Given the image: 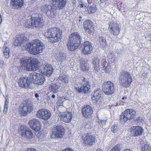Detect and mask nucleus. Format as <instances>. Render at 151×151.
I'll use <instances>...</instances> for the list:
<instances>
[{
    "instance_id": "1",
    "label": "nucleus",
    "mask_w": 151,
    "mask_h": 151,
    "mask_svg": "<svg viewBox=\"0 0 151 151\" xmlns=\"http://www.w3.org/2000/svg\"><path fill=\"white\" fill-rule=\"evenodd\" d=\"M20 63V69L24 71H36L40 66V62L38 59L29 57L22 58Z\"/></svg>"
},
{
    "instance_id": "2",
    "label": "nucleus",
    "mask_w": 151,
    "mask_h": 151,
    "mask_svg": "<svg viewBox=\"0 0 151 151\" xmlns=\"http://www.w3.org/2000/svg\"><path fill=\"white\" fill-rule=\"evenodd\" d=\"M27 49L32 54L36 55L41 53L44 48V45L40 40L36 39L29 43L26 46Z\"/></svg>"
},
{
    "instance_id": "3",
    "label": "nucleus",
    "mask_w": 151,
    "mask_h": 151,
    "mask_svg": "<svg viewBox=\"0 0 151 151\" xmlns=\"http://www.w3.org/2000/svg\"><path fill=\"white\" fill-rule=\"evenodd\" d=\"M45 35L49 38V41L55 43L61 40L62 36V30L58 28L52 27L48 29L45 33Z\"/></svg>"
},
{
    "instance_id": "4",
    "label": "nucleus",
    "mask_w": 151,
    "mask_h": 151,
    "mask_svg": "<svg viewBox=\"0 0 151 151\" xmlns=\"http://www.w3.org/2000/svg\"><path fill=\"white\" fill-rule=\"evenodd\" d=\"M81 40L82 38L78 32L71 33L69 38L67 44L68 50L73 51L76 49L80 45Z\"/></svg>"
},
{
    "instance_id": "5",
    "label": "nucleus",
    "mask_w": 151,
    "mask_h": 151,
    "mask_svg": "<svg viewBox=\"0 0 151 151\" xmlns=\"http://www.w3.org/2000/svg\"><path fill=\"white\" fill-rule=\"evenodd\" d=\"M119 82L121 86L124 88L129 86L132 81L130 74L125 70H121L118 78Z\"/></svg>"
},
{
    "instance_id": "6",
    "label": "nucleus",
    "mask_w": 151,
    "mask_h": 151,
    "mask_svg": "<svg viewBox=\"0 0 151 151\" xmlns=\"http://www.w3.org/2000/svg\"><path fill=\"white\" fill-rule=\"evenodd\" d=\"M135 111L132 109H127L119 116V120L122 124L130 121L136 115Z\"/></svg>"
},
{
    "instance_id": "7",
    "label": "nucleus",
    "mask_w": 151,
    "mask_h": 151,
    "mask_svg": "<svg viewBox=\"0 0 151 151\" xmlns=\"http://www.w3.org/2000/svg\"><path fill=\"white\" fill-rule=\"evenodd\" d=\"M33 104L27 101L21 104L19 107L18 111L21 116H26L28 113H30L33 110Z\"/></svg>"
},
{
    "instance_id": "8",
    "label": "nucleus",
    "mask_w": 151,
    "mask_h": 151,
    "mask_svg": "<svg viewBox=\"0 0 151 151\" xmlns=\"http://www.w3.org/2000/svg\"><path fill=\"white\" fill-rule=\"evenodd\" d=\"M13 43L15 46H20L23 50H26L28 44V39L23 35L17 36L16 39H14Z\"/></svg>"
},
{
    "instance_id": "9",
    "label": "nucleus",
    "mask_w": 151,
    "mask_h": 151,
    "mask_svg": "<svg viewBox=\"0 0 151 151\" xmlns=\"http://www.w3.org/2000/svg\"><path fill=\"white\" fill-rule=\"evenodd\" d=\"M90 84L89 82L85 80L84 78L81 84H79L75 87V89L79 93H88L90 92Z\"/></svg>"
},
{
    "instance_id": "10",
    "label": "nucleus",
    "mask_w": 151,
    "mask_h": 151,
    "mask_svg": "<svg viewBox=\"0 0 151 151\" xmlns=\"http://www.w3.org/2000/svg\"><path fill=\"white\" fill-rule=\"evenodd\" d=\"M52 138H62L64 134V129L63 126L57 125L52 129Z\"/></svg>"
},
{
    "instance_id": "11",
    "label": "nucleus",
    "mask_w": 151,
    "mask_h": 151,
    "mask_svg": "<svg viewBox=\"0 0 151 151\" xmlns=\"http://www.w3.org/2000/svg\"><path fill=\"white\" fill-rule=\"evenodd\" d=\"M102 87L103 92L107 95L113 94L115 91L114 85L111 81L104 82L102 85Z\"/></svg>"
},
{
    "instance_id": "12",
    "label": "nucleus",
    "mask_w": 151,
    "mask_h": 151,
    "mask_svg": "<svg viewBox=\"0 0 151 151\" xmlns=\"http://www.w3.org/2000/svg\"><path fill=\"white\" fill-rule=\"evenodd\" d=\"M83 144L84 146H91L95 142V137L93 135L90 133H87L82 136Z\"/></svg>"
},
{
    "instance_id": "13",
    "label": "nucleus",
    "mask_w": 151,
    "mask_h": 151,
    "mask_svg": "<svg viewBox=\"0 0 151 151\" xmlns=\"http://www.w3.org/2000/svg\"><path fill=\"white\" fill-rule=\"evenodd\" d=\"M37 117L43 120H47L51 116V112L48 110L45 109H39L37 112L36 114Z\"/></svg>"
},
{
    "instance_id": "14",
    "label": "nucleus",
    "mask_w": 151,
    "mask_h": 151,
    "mask_svg": "<svg viewBox=\"0 0 151 151\" xmlns=\"http://www.w3.org/2000/svg\"><path fill=\"white\" fill-rule=\"evenodd\" d=\"M131 134L132 136L137 137L141 136L144 133V129L141 126H133L130 128Z\"/></svg>"
},
{
    "instance_id": "15",
    "label": "nucleus",
    "mask_w": 151,
    "mask_h": 151,
    "mask_svg": "<svg viewBox=\"0 0 151 151\" xmlns=\"http://www.w3.org/2000/svg\"><path fill=\"white\" fill-rule=\"evenodd\" d=\"M42 66L44 70L43 73L44 75L48 77L52 75L54 69L51 64L45 61H43L42 62Z\"/></svg>"
},
{
    "instance_id": "16",
    "label": "nucleus",
    "mask_w": 151,
    "mask_h": 151,
    "mask_svg": "<svg viewBox=\"0 0 151 151\" xmlns=\"http://www.w3.org/2000/svg\"><path fill=\"white\" fill-rule=\"evenodd\" d=\"M52 4H53V9H62L67 2V0H51Z\"/></svg>"
},
{
    "instance_id": "17",
    "label": "nucleus",
    "mask_w": 151,
    "mask_h": 151,
    "mask_svg": "<svg viewBox=\"0 0 151 151\" xmlns=\"http://www.w3.org/2000/svg\"><path fill=\"white\" fill-rule=\"evenodd\" d=\"M33 23V26L35 27H41L44 21L41 19V17L38 14H32L31 16Z\"/></svg>"
},
{
    "instance_id": "18",
    "label": "nucleus",
    "mask_w": 151,
    "mask_h": 151,
    "mask_svg": "<svg viewBox=\"0 0 151 151\" xmlns=\"http://www.w3.org/2000/svg\"><path fill=\"white\" fill-rule=\"evenodd\" d=\"M93 109L88 105H84L82 109V115L83 117L89 118L92 116L93 113Z\"/></svg>"
},
{
    "instance_id": "19",
    "label": "nucleus",
    "mask_w": 151,
    "mask_h": 151,
    "mask_svg": "<svg viewBox=\"0 0 151 151\" xmlns=\"http://www.w3.org/2000/svg\"><path fill=\"white\" fill-rule=\"evenodd\" d=\"M28 124L29 127L36 132L39 131L41 128V122L39 120L33 119L30 120Z\"/></svg>"
},
{
    "instance_id": "20",
    "label": "nucleus",
    "mask_w": 151,
    "mask_h": 151,
    "mask_svg": "<svg viewBox=\"0 0 151 151\" xmlns=\"http://www.w3.org/2000/svg\"><path fill=\"white\" fill-rule=\"evenodd\" d=\"M80 49L82 50V53L86 55L91 53L92 47L90 42L86 41L81 45Z\"/></svg>"
},
{
    "instance_id": "21",
    "label": "nucleus",
    "mask_w": 151,
    "mask_h": 151,
    "mask_svg": "<svg viewBox=\"0 0 151 151\" xmlns=\"http://www.w3.org/2000/svg\"><path fill=\"white\" fill-rule=\"evenodd\" d=\"M30 78L33 80H35L36 83L38 85L42 84L45 80V77L42 74L36 73H32Z\"/></svg>"
},
{
    "instance_id": "22",
    "label": "nucleus",
    "mask_w": 151,
    "mask_h": 151,
    "mask_svg": "<svg viewBox=\"0 0 151 151\" xmlns=\"http://www.w3.org/2000/svg\"><path fill=\"white\" fill-rule=\"evenodd\" d=\"M109 25V27H111L109 31L111 34L114 36H117L120 33V27L118 24L115 22H111Z\"/></svg>"
},
{
    "instance_id": "23",
    "label": "nucleus",
    "mask_w": 151,
    "mask_h": 151,
    "mask_svg": "<svg viewBox=\"0 0 151 151\" xmlns=\"http://www.w3.org/2000/svg\"><path fill=\"white\" fill-rule=\"evenodd\" d=\"M102 93V91L100 89H98L94 91L91 97L93 102L99 104L100 102V99Z\"/></svg>"
},
{
    "instance_id": "24",
    "label": "nucleus",
    "mask_w": 151,
    "mask_h": 151,
    "mask_svg": "<svg viewBox=\"0 0 151 151\" xmlns=\"http://www.w3.org/2000/svg\"><path fill=\"white\" fill-rule=\"evenodd\" d=\"M61 86V83L58 81L55 83H52L50 85L49 87V90L50 92L53 93H56L60 91V88Z\"/></svg>"
},
{
    "instance_id": "25",
    "label": "nucleus",
    "mask_w": 151,
    "mask_h": 151,
    "mask_svg": "<svg viewBox=\"0 0 151 151\" xmlns=\"http://www.w3.org/2000/svg\"><path fill=\"white\" fill-rule=\"evenodd\" d=\"M72 116L70 112H65L60 114V119L66 123H69L71 121Z\"/></svg>"
},
{
    "instance_id": "26",
    "label": "nucleus",
    "mask_w": 151,
    "mask_h": 151,
    "mask_svg": "<svg viewBox=\"0 0 151 151\" xmlns=\"http://www.w3.org/2000/svg\"><path fill=\"white\" fill-rule=\"evenodd\" d=\"M29 78L27 77H22L18 81L19 86L22 88H27L28 87L30 84Z\"/></svg>"
},
{
    "instance_id": "27",
    "label": "nucleus",
    "mask_w": 151,
    "mask_h": 151,
    "mask_svg": "<svg viewBox=\"0 0 151 151\" xmlns=\"http://www.w3.org/2000/svg\"><path fill=\"white\" fill-rule=\"evenodd\" d=\"M24 4V0H11L10 6L14 9H18L21 7Z\"/></svg>"
},
{
    "instance_id": "28",
    "label": "nucleus",
    "mask_w": 151,
    "mask_h": 151,
    "mask_svg": "<svg viewBox=\"0 0 151 151\" xmlns=\"http://www.w3.org/2000/svg\"><path fill=\"white\" fill-rule=\"evenodd\" d=\"M99 60L100 59L98 56H95L94 57L92 63L94 65V72L95 73L98 72L100 69L99 68Z\"/></svg>"
},
{
    "instance_id": "29",
    "label": "nucleus",
    "mask_w": 151,
    "mask_h": 151,
    "mask_svg": "<svg viewBox=\"0 0 151 151\" xmlns=\"http://www.w3.org/2000/svg\"><path fill=\"white\" fill-rule=\"evenodd\" d=\"M83 25L86 31L88 30L92 31L93 29L92 22L89 20L85 21L83 22Z\"/></svg>"
},
{
    "instance_id": "30",
    "label": "nucleus",
    "mask_w": 151,
    "mask_h": 151,
    "mask_svg": "<svg viewBox=\"0 0 151 151\" xmlns=\"http://www.w3.org/2000/svg\"><path fill=\"white\" fill-rule=\"evenodd\" d=\"M21 134L22 137L28 138H31L33 135L31 130L29 129L23 130L22 131Z\"/></svg>"
},
{
    "instance_id": "31",
    "label": "nucleus",
    "mask_w": 151,
    "mask_h": 151,
    "mask_svg": "<svg viewBox=\"0 0 151 151\" xmlns=\"http://www.w3.org/2000/svg\"><path fill=\"white\" fill-rule=\"evenodd\" d=\"M9 48L8 46L7 43H4L3 48V53L6 58L8 59L9 58Z\"/></svg>"
},
{
    "instance_id": "32",
    "label": "nucleus",
    "mask_w": 151,
    "mask_h": 151,
    "mask_svg": "<svg viewBox=\"0 0 151 151\" xmlns=\"http://www.w3.org/2000/svg\"><path fill=\"white\" fill-rule=\"evenodd\" d=\"M56 55V59L59 62H63L65 60L66 58V55L65 54L62 53L61 52L57 54Z\"/></svg>"
},
{
    "instance_id": "33",
    "label": "nucleus",
    "mask_w": 151,
    "mask_h": 151,
    "mask_svg": "<svg viewBox=\"0 0 151 151\" xmlns=\"http://www.w3.org/2000/svg\"><path fill=\"white\" fill-rule=\"evenodd\" d=\"M59 79L62 82L66 84L68 83L69 81V77L68 76L62 73L60 75Z\"/></svg>"
},
{
    "instance_id": "34",
    "label": "nucleus",
    "mask_w": 151,
    "mask_h": 151,
    "mask_svg": "<svg viewBox=\"0 0 151 151\" xmlns=\"http://www.w3.org/2000/svg\"><path fill=\"white\" fill-rule=\"evenodd\" d=\"M88 64L87 61L85 60L82 61L81 65V69L84 71H86L88 70Z\"/></svg>"
},
{
    "instance_id": "35",
    "label": "nucleus",
    "mask_w": 151,
    "mask_h": 151,
    "mask_svg": "<svg viewBox=\"0 0 151 151\" xmlns=\"http://www.w3.org/2000/svg\"><path fill=\"white\" fill-rule=\"evenodd\" d=\"M46 13L47 16L49 17L53 18L55 16V13L56 10H46Z\"/></svg>"
},
{
    "instance_id": "36",
    "label": "nucleus",
    "mask_w": 151,
    "mask_h": 151,
    "mask_svg": "<svg viewBox=\"0 0 151 151\" xmlns=\"http://www.w3.org/2000/svg\"><path fill=\"white\" fill-rule=\"evenodd\" d=\"M106 35H103L100 38V45H102V47H105L106 45Z\"/></svg>"
},
{
    "instance_id": "37",
    "label": "nucleus",
    "mask_w": 151,
    "mask_h": 151,
    "mask_svg": "<svg viewBox=\"0 0 151 151\" xmlns=\"http://www.w3.org/2000/svg\"><path fill=\"white\" fill-rule=\"evenodd\" d=\"M25 25L28 28H30L32 26L34 27V26H33V22L31 18L30 19H28L27 20L25 23Z\"/></svg>"
},
{
    "instance_id": "38",
    "label": "nucleus",
    "mask_w": 151,
    "mask_h": 151,
    "mask_svg": "<svg viewBox=\"0 0 151 151\" xmlns=\"http://www.w3.org/2000/svg\"><path fill=\"white\" fill-rule=\"evenodd\" d=\"M141 150V151H150V147L147 145H142Z\"/></svg>"
},
{
    "instance_id": "39",
    "label": "nucleus",
    "mask_w": 151,
    "mask_h": 151,
    "mask_svg": "<svg viewBox=\"0 0 151 151\" xmlns=\"http://www.w3.org/2000/svg\"><path fill=\"white\" fill-rule=\"evenodd\" d=\"M116 8L118 9H124V4L120 1L116 3Z\"/></svg>"
},
{
    "instance_id": "40",
    "label": "nucleus",
    "mask_w": 151,
    "mask_h": 151,
    "mask_svg": "<svg viewBox=\"0 0 151 151\" xmlns=\"http://www.w3.org/2000/svg\"><path fill=\"white\" fill-rule=\"evenodd\" d=\"M88 4L87 3L85 4L84 3H83L81 1V3L79 4L78 6V7L80 8H81L84 7V8L86 9L88 8Z\"/></svg>"
},
{
    "instance_id": "41",
    "label": "nucleus",
    "mask_w": 151,
    "mask_h": 151,
    "mask_svg": "<svg viewBox=\"0 0 151 151\" xmlns=\"http://www.w3.org/2000/svg\"><path fill=\"white\" fill-rule=\"evenodd\" d=\"M119 130V128L116 124L113 125L111 127V131L114 133H116Z\"/></svg>"
},
{
    "instance_id": "42",
    "label": "nucleus",
    "mask_w": 151,
    "mask_h": 151,
    "mask_svg": "<svg viewBox=\"0 0 151 151\" xmlns=\"http://www.w3.org/2000/svg\"><path fill=\"white\" fill-rule=\"evenodd\" d=\"M120 150V145H115L111 150L109 151H119Z\"/></svg>"
},
{
    "instance_id": "43",
    "label": "nucleus",
    "mask_w": 151,
    "mask_h": 151,
    "mask_svg": "<svg viewBox=\"0 0 151 151\" xmlns=\"http://www.w3.org/2000/svg\"><path fill=\"white\" fill-rule=\"evenodd\" d=\"M106 120H99L98 122V124L100 125L101 127H103L105 126Z\"/></svg>"
},
{
    "instance_id": "44",
    "label": "nucleus",
    "mask_w": 151,
    "mask_h": 151,
    "mask_svg": "<svg viewBox=\"0 0 151 151\" xmlns=\"http://www.w3.org/2000/svg\"><path fill=\"white\" fill-rule=\"evenodd\" d=\"M73 92L71 91H69L65 93L66 98L64 99L66 100H68L70 98L71 96V94Z\"/></svg>"
},
{
    "instance_id": "45",
    "label": "nucleus",
    "mask_w": 151,
    "mask_h": 151,
    "mask_svg": "<svg viewBox=\"0 0 151 151\" xmlns=\"http://www.w3.org/2000/svg\"><path fill=\"white\" fill-rule=\"evenodd\" d=\"M109 59L111 58L112 62H114L115 60V57H114V54L111 53L109 56Z\"/></svg>"
},
{
    "instance_id": "46",
    "label": "nucleus",
    "mask_w": 151,
    "mask_h": 151,
    "mask_svg": "<svg viewBox=\"0 0 151 151\" xmlns=\"http://www.w3.org/2000/svg\"><path fill=\"white\" fill-rule=\"evenodd\" d=\"M96 12V10H86V12H87L89 14H93Z\"/></svg>"
},
{
    "instance_id": "47",
    "label": "nucleus",
    "mask_w": 151,
    "mask_h": 151,
    "mask_svg": "<svg viewBox=\"0 0 151 151\" xmlns=\"http://www.w3.org/2000/svg\"><path fill=\"white\" fill-rule=\"evenodd\" d=\"M142 119L138 117L137 118V119L135 120V122H137V123H138L139 122H142Z\"/></svg>"
},
{
    "instance_id": "48",
    "label": "nucleus",
    "mask_w": 151,
    "mask_h": 151,
    "mask_svg": "<svg viewBox=\"0 0 151 151\" xmlns=\"http://www.w3.org/2000/svg\"><path fill=\"white\" fill-rule=\"evenodd\" d=\"M61 151H74L73 150L70 148H67Z\"/></svg>"
},
{
    "instance_id": "49",
    "label": "nucleus",
    "mask_w": 151,
    "mask_h": 151,
    "mask_svg": "<svg viewBox=\"0 0 151 151\" xmlns=\"http://www.w3.org/2000/svg\"><path fill=\"white\" fill-rule=\"evenodd\" d=\"M9 104V101L6 98L5 99V104L4 105V106H6V107H7V106H8V105Z\"/></svg>"
},
{
    "instance_id": "50",
    "label": "nucleus",
    "mask_w": 151,
    "mask_h": 151,
    "mask_svg": "<svg viewBox=\"0 0 151 151\" xmlns=\"http://www.w3.org/2000/svg\"><path fill=\"white\" fill-rule=\"evenodd\" d=\"M127 98L126 97H123L121 101L124 103L126 102H127Z\"/></svg>"
},
{
    "instance_id": "51",
    "label": "nucleus",
    "mask_w": 151,
    "mask_h": 151,
    "mask_svg": "<svg viewBox=\"0 0 151 151\" xmlns=\"http://www.w3.org/2000/svg\"><path fill=\"white\" fill-rule=\"evenodd\" d=\"M8 106H7V107H6V106H4V108L3 110V112L4 114H6L7 111L8 110Z\"/></svg>"
},
{
    "instance_id": "52",
    "label": "nucleus",
    "mask_w": 151,
    "mask_h": 151,
    "mask_svg": "<svg viewBox=\"0 0 151 151\" xmlns=\"http://www.w3.org/2000/svg\"><path fill=\"white\" fill-rule=\"evenodd\" d=\"M27 151H36V150L33 148H29L27 150Z\"/></svg>"
},
{
    "instance_id": "53",
    "label": "nucleus",
    "mask_w": 151,
    "mask_h": 151,
    "mask_svg": "<svg viewBox=\"0 0 151 151\" xmlns=\"http://www.w3.org/2000/svg\"><path fill=\"white\" fill-rule=\"evenodd\" d=\"M95 5L94 4H93L91 6V9H95Z\"/></svg>"
},
{
    "instance_id": "54",
    "label": "nucleus",
    "mask_w": 151,
    "mask_h": 151,
    "mask_svg": "<svg viewBox=\"0 0 151 151\" xmlns=\"http://www.w3.org/2000/svg\"><path fill=\"white\" fill-rule=\"evenodd\" d=\"M3 65V63L2 60L0 59V66L2 67Z\"/></svg>"
},
{
    "instance_id": "55",
    "label": "nucleus",
    "mask_w": 151,
    "mask_h": 151,
    "mask_svg": "<svg viewBox=\"0 0 151 151\" xmlns=\"http://www.w3.org/2000/svg\"><path fill=\"white\" fill-rule=\"evenodd\" d=\"M95 0H87L88 2L90 4L92 3L93 1H94Z\"/></svg>"
},
{
    "instance_id": "56",
    "label": "nucleus",
    "mask_w": 151,
    "mask_h": 151,
    "mask_svg": "<svg viewBox=\"0 0 151 151\" xmlns=\"http://www.w3.org/2000/svg\"><path fill=\"white\" fill-rule=\"evenodd\" d=\"M35 97L36 98H37L39 97V95L38 93H35Z\"/></svg>"
},
{
    "instance_id": "57",
    "label": "nucleus",
    "mask_w": 151,
    "mask_h": 151,
    "mask_svg": "<svg viewBox=\"0 0 151 151\" xmlns=\"http://www.w3.org/2000/svg\"><path fill=\"white\" fill-rule=\"evenodd\" d=\"M106 0H100V1L101 3H103L105 2Z\"/></svg>"
},
{
    "instance_id": "58",
    "label": "nucleus",
    "mask_w": 151,
    "mask_h": 151,
    "mask_svg": "<svg viewBox=\"0 0 151 151\" xmlns=\"http://www.w3.org/2000/svg\"><path fill=\"white\" fill-rule=\"evenodd\" d=\"M96 151H103V150L99 148L96 150Z\"/></svg>"
},
{
    "instance_id": "59",
    "label": "nucleus",
    "mask_w": 151,
    "mask_h": 151,
    "mask_svg": "<svg viewBox=\"0 0 151 151\" xmlns=\"http://www.w3.org/2000/svg\"><path fill=\"white\" fill-rule=\"evenodd\" d=\"M51 97H52V98H55V95L54 94H52V95Z\"/></svg>"
},
{
    "instance_id": "60",
    "label": "nucleus",
    "mask_w": 151,
    "mask_h": 151,
    "mask_svg": "<svg viewBox=\"0 0 151 151\" xmlns=\"http://www.w3.org/2000/svg\"><path fill=\"white\" fill-rule=\"evenodd\" d=\"M123 151H131L130 149H127Z\"/></svg>"
},
{
    "instance_id": "61",
    "label": "nucleus",
    "mask_w": 151,
    "mask_h": 151,
    "mask_svg": "<svg viewBox=\"0 0 151 151\" xmlns=\"http://www.w3.org/2000/svg\"><path fill=\"white\" fill-rule=\"evenodd\" d=\"M47 6V7H48V5L46 4V5H45V6L46 7Z\"/></svg>"
},
{
    "instance_id": "62",
    "label": "nucleus",
    "mask_w": 151,
    "mask_h": 151,
    "mask_svg": "<svg viewBox=\"0 0 151 151\" xmlns=\"http://www.w3.org/2000/svg\"><path fill=\"white\" fill-rule=\"evenodd\" d=\"M150 122H151V118H150Z\"/></svg>"
}]
</instances>
